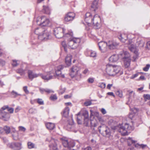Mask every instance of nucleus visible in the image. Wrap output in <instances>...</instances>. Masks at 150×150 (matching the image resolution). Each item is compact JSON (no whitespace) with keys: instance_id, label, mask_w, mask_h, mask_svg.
I'll list each match as a JSON object with an SVG mask.
<instances>
[{"instance_id":"nucleus-33","label":"nucleus","mask_w":150,"mask_h":150,"mask_svg":"<svg viewBox=\"0 0 150 150\" xmlns=\"http://www.w3.org/2000/svg\"><path fill=\"white\" fill-rule=\"evenodd\" d=\"M69 109V107H66L63 111V115L65 117H67L68 115Z\"/></svg>"},{"instance_id":"nucleus-57","label":"nucleus","mask_w":150,"mask_h":150,"mask_svg":"<svg viewBox=\"0 0 150 150\" xmlns=\"http://www.w3.org/2000/svg\"><path fill=\"white\" fill-rule=\"evenodd\" d=\"M91 102L89 101H86L84 103V105L86 106H88L91 105Z\"/></svg>"},{"instance_id":"nucleus-63","label":"nucleus","mask_w":150,"mask_h":150,"mask_svg":"<svg viewBox=\"0 0 150 150\" xmlns=\"http://www.w3.org/2000/svg\"><path fill=\"white\" fill-rule=\"evenodd\" d=\"M101 112L103 114H105L106 113V112L104 108H102L101 110Z\"/></svg>"},{"instance_id":"nucleus-21","label":"nucleus","mask_w":150,"mask_h":150,"mask_svg":"<svg viewBox=\"0 0 150 150\" xmlns=\"http://www.w3.org/2000/svg\"><path fill=\"white\" fill-rule=\"evenodd\" d=\"M44 33H42L41 34L42 36L40 37V38H39L41 40H47L49 39L50 38V33L49 32L45 30H44Z\"/></svg>"},{"instance_id":"nucleus-49","label":"nucleus","mask_w":150,"mask_h":150,"mask_svg":"<svg viewBox=\"0 0 150 150\" xmlns=\"http://www.w3.org/2000/svg\"><path fill=\"white\" fill-rule=\"evenodd\" d=\"M28 146L29 148L31 149L34 147V144L31 142H29L28 143Z\"/></svg>"},{"instance_id":"nucleus-30","label":"nucleus","mask_w":150,"mask_h":150,"mask_svg":"<svg viewBox=\"0 0 150 150\" xmlns=\"http://www.w3.org/2000/svg\"><path fill=\"white\" fill-rule=\"evenodd\" d=\"M103 133L104 134H102L103 136H105L107 137H109L111 134L110 131V129L107 127V128H106V129L103 131Z\"/></svg>"},{"instance_id":"nucleus-24","label":"nucleus","mask_w":150,"mask_h":150,"mask_svg":"<svg viewBox=\"0 0 150 150\" xmlns=\"http://www.w3.org/2000/svg\"><path fill=\"white\" fill-rule=\"evenodd\" d=\"M119 57L117 54H113L109 58V60L110 62H116L118 59Z\"/></svg>"},{"instance_id":"nucleus-11","label":"nucleus","mask_w":150,"mask_h":150,"mask_svg":"<svg viewBox=\"0 0 150 150\" xmlns=\"http://www.w3.org/2000/svg\"><path fill=\"white\" fill-rule=\"evenodd\" d=\"M98 45L99 49L102 52H105L107 51L108 43L104 41H101L98 43Z\"/></svg>"},{"instance_id":"nucleus-42","label":"nucleus","mask_w":150,"mask_h":150,"mask_svg":"<svg viewBox=\"0 0 150 150\" xmlns=\"http://www.w3.org/2000/svg\"><path fill=\"white\" fill-rule=\"evenodd\" d=\"M12 135L14 140H17L18 139V134L16 131L14 132V133L12 134Z\"/></svg>"},{"instance_id":"nucleus-55","label":"nucleus","mask_w":150,"mask_h":150,"mask_svg":"<svg viewBox=\"0 0 150 150\" xmlns=\"http://www.w3.org/2000/svg\"><path fill=\"white\" fill-rule=\"evenodd\" d=\"M6 109H7L8 111L11 113H12L13 112L14 109L13 108H9L8 106V108H6Z\"/></svg>"},{"instance_id":"nucleus-54","label":"nucleus","mask_w":150,"mask_h":150,"mask_svg":"<svg viewBox=\"0 0 150 150\" xmlns=\"http://www.w3.org/2000/svg\"><path fill=\"white\" fill-rule=\"evenodd\" d=\"M27 86H24L23 88V90L27 94L29 93V91L27 89Z\"/></svg>"},{"instance_id":"nucleus-1","label":"nucleus","mask_w":150,"mask_h":150,"mask_svg":"<svg viewBox=\"0 0 150 150\" xmlns=\"http://www.w3.org/2000/svg\"><path fill=\"white\" fill-rule=\"evenodd\" d=\"M105 71L108 75L111 76H114L116 74L120 76L123 74V71L120 67L110 64L106 65Z\"/></svg>"},{"instance_id":"nucleus-27","label":"nucleus","mask_w":150,"mask_h":150,"mask_svg":"<svg viewBox=\"0 0 150 150\" xmlns=\"http://www.w3.org/2000/svg\"><path fill=\"white\" fill-rule=\"evenodd\" d=\"M74 127V125L73 121L72 120L71 122H69L67 126V129L68 131L71 130Z\"/></svg>"},{"instance_id":"nucleus-20","label":"nucleus","mask_w":150,"mask_h":150,"mask_svg":"<svg viewBox=\"0 0 150 150\" xmlns=\"http://www.w3.org/2000/svg\"><path fill=\"white\" fill-rule=\"evenodd\" d=\"M28 73L29 79L31 80H32L33 78H36L39 76L40 75H41V74H35L33 73L32 71L30 70H28Z\"/></svg>"},{"instance_id":"nucleus-28","label":"nucleus","mask_w":150,"mask_h":150,"mask_svg":"<svg viewBox=\"0 0 150 150\" xmlns=\"http://www.w3.org/2000/svg\"><path fill=\"white\" fill-rule=\"evenodd\" d=\"M43 8L42 10V12L48 14H50V9L48 6H43Z\"/></svg>"},{"instance_id":"nucleus-47","label":"nucleus","mask_w":150,"mask_h":150,"mask_svg":"<svg viewBox=\"0 0 150 150\" xmlns=\"http://www.w3.org/2000/svg\"><path fill=\"white\" fill-rule=\"evenodd\" d=\"M37 102L40 105H43L44 104V101L42 99H37Z\"/></svg>"},{"instance_id":"nucleus-19","label":"nucleus","mask_w":150,"mask_h":150,"mask_svg":"<svg viewBox=\"0 0 150 150\" xmlns=\"http://www.w3.org/2000/svg\"><path fill=\"white\" fill-rule=\"evenodd\" d=\"M93 18L92 15L90 13H86L85 21L88 24H91Z\"/></svg>"},{"instance_id":"nucleus-31","label":"nucleus","mask_w":150,"mask_h":150,"mask_svg":"<svg viewBox=\"0 0 150 150\" xmlns=\"http://www.w3.org/2000/svg\"><path fill=\"white\" fill-rule=\"evenodd\" d=\"M119 38L121 41L123 42H125L127 39V35L125 34L120 35Z\"/></svg>"},{"instance_id":"nucleus-38","label":"nucleus","mask_w":150,"mask_h":150,"mask_svg":"<svg viewBox=\"0 0 150 150\" xmlns=\"http://www.w3.org/2000/svg\"><path fill=\"white\" fill-rule=\"evenodd\" d=\"M137 45L140 47H143L144 45V42L141 40L138 41L137 42Z\"/></svg>"},{"instance_id":"nucleus-7","label":"nucleus","mask_w":150,"mask_h":150,"mask_svg":"<svg viewBox=\"0 0 150 150\" xmlns=\"http://www.w3.org/2000/svg\"><path fill=\"white\" fill-rule=\"evenodd\" d=\"M65 30L64 28L59 27L55 28L54 30V34L56 37L58 38H60L63 36Z\"/></svg>"},{"instance_id":"nucleus-36","label":"nucleus","mask_w":150,"mask_h":150,"mask_svg":"<svg viewBox=\"0 0 150 150\" xmlns=\"http://www.w3.org/2000/svg\"><path fill=\"white\" fill-rule=\"evenodd\" d=\"M80 112H79L77 114V122L78 124H81L82 123V121L81 119H80V118L81 117V115L80 114Z\"/></svg>"},{"instance_id":"nucleus-48","label":"nucleus","mask_w":150,"mask_h":150,"mask_svg":"<svg viewBox=\"0 0 150 150\" xmlns=\"http://www.w3.org/2000/svg\"><path fill=\"white\" fill-rule=\"evenodd\" d=\"M143 97L145 101L147 100H150V95L149 94H144L143 95Z\"/></svg>"},{"instance_id":"nucleus-43","label":"nucleus","mask_w":150,"mask_h":150,"mask_svg":"<svg viewBox=\"0 0 150 150\" xmlns=\"http://www.w3.org/2000/svg\"><path fill=\"white\" fill-rule=\"evenodd\" d=\"M127 92L129 93L128 95L129 98H130L132 96H134L135 95V93L133 91L128 90L127 91Z\"/></svg>"},{"instance_id":"nucleus-59","label":"nucleus","mask_w":150,"mask_h":150,"mask_svg":"<svg viewBox=\"0 0 150 150\" xmlns=\"http://www.w3.org/2000/svg\"><path fill=\"white\" fill-rule=\"evenodd\" d=\"M94 79L93 78H90L88 79V81L90 83H93L94 81Z\"/></svg>"},{"instance_id":"nucleus-3","label":"nucleus","mask_w":150,"mask_h":150,"mask_svg":"<svg viewBox=\"0 0 150 150\" xmlns=\"http://www.w3.org/2000/svg\"><path fill=\"white\" fill-rule=\"evenodd\" d=\"M68 40V45L69 47L71 49L76 48L81 42L80 39L78 38L71 37Z\"/></svg>"},{"instance_id":"nucleus-45","label":"nucleus","mask_w":150,"mask_h":150,"mask_svg":"<svg viewBox=\"0 0 150 150\" xmlns=\"http://www.w3.org/2000/svg\"><path fill=\"white\" fill-rule=\"evenodd\" d=\"M116 94L120 98L122 96V92L121 91L117 90L116 92Z\"/></svg>"},{"instance_id":"nucleus-39","label":"nucleus","mask_w":150,"mask_h":150,"mask_svg":"<svg viewBox=\"0 0 150 150\" xmlns=\"http://www.w3.org/2000/svg\"><path fill=\"white\" fill-rule=\"evenodd\" d=\"M11 94L14 98H16L18 96L21 95V94L18 93L17 92L14 91H12L11 92Z\"/></svg>"},{"instance_id":"nucleus-12","label":"nucleus","mask_w":150,"mask_h":150,"mask_svg":"<svg viewBox=\"0 0 150 150\" xmlns=\"http://www.w3.org/2000/svg\"><path fill=\"white\" fill-rule=\"evenodd\" d=\"M39 21H37V24L42 26H47L49 24L50 21L47 18L44 16H42L41 18V23L39 24Z\"/></svg>"},{"instance_id":"nucleus-25","label":"nucleus","mask_w":150,"mask_h":150,"mask_svg":"<svg viewBox=\"0 0 150 150\" xmlns=\"http://www.w3.org/2000/svg\"><path fill=\"white\" fill-rule=\"evenodd\" d=\"M71 56L70 55H67L65 58V63L68 66H70L71 64Z\"/></svg>"},{"instance_id":"nucleus-35","label":"nucleus","mask_w":150,"mask_h":150,"mask_svg":"<svg viewBox=\"0 0 150 150\" xmlns=\"http://www.w3.org/2000/svg\"><path fill=\"white\" fill-rule=\"evenodd\" d=\"M88 53L90 54V56L91 57H96V53L95 51L90 50L88 51Z\"/></svg>"},{"instance_id":"nucleus-52","label":"nucleus","mask_w":150,"mask_h":150,"mask_svg":"<svg viewBox=\"0 0 150 150\" xmlns=\"http://www.w3.org/2000/svg\"><path fill=\"white\" fill-rule=\"evenodd\" d=\"M50 99L52 100H54L57 99V97L56 95H52L50 97Z\"/></svg>"},{"instance_id":"nucleus-15","label":"nucleus","mask_w":150,"mask_h":150,"mask_svg":"<svg viewBox=\"0 0 150 150\" xmlns=\"http://www.w3.org/2000/svg\"><path fill=\"white\" fill-rule=\"evenodd\" d=\"M128 48L131 52H133L135 54V56H134L133 57L135 58H137L138 55V53L136 45L132 44L129 46Z\"/></svg>"},{"instance_id":"nucleus-34","label":"nucleus","mask_w":150,"mask_h":150,"mask_svg":"<svg viewBox=\"0 0 150 150\" xmlns=\"http://www.w3.org/2000/svg\"><path fill=\"white\" fill-rule=\"evenodd\" d=\"M15 150H19L21 149V144L20 143H14Z\"/></svg>"},{"instance_id":"nucleus-62","label":"nucleus","mask_w":150,"mask_h":150,"mask_svg":"<svg viewBox=\"0 0 150 150\" xmlns=\"http://www.w3.org/2000/svg\"><path fill=\"white\" fill-rule=\"evenodd\" d=\"M5 62L3 60H1L0 61V64H1L2 66L5 65Z\"/></svg>"},{"instance_id":"nucleus-17","label":"nucleus","mask_w":150,"mask_h":150,"mask_svg":"<svg viewBox=\"0 0 150 150\" xmlns=\"http://www.w3.org/2000/svg\"><path fill=\"white\" fill-rule=\"evenodd\" d=\"M75 16V14L73 12H69L66 14L64 18L65 21L68 22L72 21Z\"/></svg>"},{"instance_id":"nucleus-40","label":"nucleus","mask_w":150,"mask_h":150,"mask_svg":"<svg viewBox=\"0 0 150 150\" xmlns=\"http://www.w3.org/2000/svg\"><path fill=\"white\" fill-rule=\"evenodd\" d=\"M4 129L7 134H9L10 132V128L9 127L5 126L4 127Z\"/></svg>"},{"instance_id":"nucleus-9","label":"nucleus","mask_w":150,"mask_h":150,"mask_svg":"<svg viewBox=\"0 0 150 150\" xmlns=\"http://www.w3.org/2000/svg\"><path fill=\"white\" fill-rule=\"evenodd\" d=\"M100 19L99 16L98 14L95 15L93 18L91 24H93L94 26H96V28L97 29L100 27Z\"/></svg>"},{"instance_id":"nucleus-56","label":"nucleus","mask_w":150,"mask_h":150,"mask_svg":"<svg viewBox=\"0 0 150 150\" xmlns=\"http://www.w3.org/2000/svg\"><path fill=\"white\" fill-rule=\"evenodd\" d=\"M135 146L136 147H137L138 146H140V147H141L143 149H144L146 146V145H144V144H141V145H139L138 144H136L135 145Z\"/></svg>"},{"instance_id":"nucleus-58","label":"nucleus","mask_w":150,"mask_h":150,"mask_svg":"<svg viewBox=\"0 0 150 150\" xmlns=\"http://www.w3.org/2000/svg\"><path fill=\"white\" fill-rule=\"evenodd\" d=\"M72 96V94H70V95H67L64 96V98L65 99L70 98Z\"/></svg>"},{"instance_id":"nucleus-10","label":"nucleus","mask_w":150,"mask_h":150,"mask_svg":"<svg viewBox=\"0 0 150 150\" xmlns=\"http://www.w3.org/2000/svg\"><path fill=\"white\" fill-rule=\"evenodd\" d=\"M64 67V66L63 65H60L55 68V77L56 76H57L62 78H65L64 75L62 74L61 71L63 69Z\"/></svg>"},{"instance_id":"nucleus-29","label":"nucleus","mask_w":150,"mask_h":150,"mask_svg":"<svg viewBox=\"0 0 150 150\" xmlns=\"http://www.w3.org/2000/svg\"><path fill=\"white\" fill-rule=\"evenodd\" d=\"M107 127V126L104 125H102L100 126L98 128L100 133L101 134H104V133H103V131L106 129Z\"/></svg>"},{"instance_id":"nucleus-60","label":"nucleus","mask_w":150,"mask_h":150,"mask_svg":"<svg viewBox=\"0 0 150 150\" xmlns=\"http://www.w3.org/2000/svg\"><path fill=\"white\" fill-rule=\"evenodd\" d=\"M19 130L21 131L24 132L25 130V128L22 126L19 127Z\"/></svg>"},{"instance_id":"nucleus-50","label":"nucleus","mask_w":150,"mask_h":150,"mask_svg":"<svg viewBox=\"0 0 150 150\" xmlns=\"http://www.w3.org/2000/svg\"><path fill=\"white\" fill-rule=\"evenodd\" d=\"M105 83H99L98 84V86L103 88H105Z\"/></svg>"},{"instance_id":"nucleus-53","label":"nucleus","mask_w":150,"mask_h":150,"mask_svg":"<svg viewBox=\"0 0 150 150\" xmlns=\"http://www.w3.org/2000/svg\"><path fill=\"white\" fill-rule=\"evenodd\" d=\"M65 90L66 89L65 88H60V90L59 91V94H62L65 92Z\"/></svg>"},{"instance_id":"nucleus-14","label":"nucleus","mask_w":150,"mask_h":150,"mask_svg":"<svg viewBox=\"0 0 150 150\" xmlns=\"http://www.w3.org/2000/svg\"><path fill=\"white\" fill-rule=\"evenodd\" d=\"M41 76L42 78L45 80H49L55 78V74L52 73H48L46 75H43L42 74Z\"/></svg>"},{"instance_id":"nucleus-26","label":"nucleus","mask_w":150,"mask_h":150,"mask_svg":"<svg viewBox=\"0 0 150 150\" xmlns=\"http://www.w3.org/2000/svg\"><path fill=\"white\" fill-rule=\"evenodd\" d=\"M39 90L41 93H43L44 92H45L47 93H50L54 92L52 90L48 88L45 89L40 88H39Z\"/></svg>"},{"instance_id":"nucleus-6","label":"nucleus","mask_w":150,"mask_h":150,"mask_svg":"<svg viewBox=\"0 0 150 150\" xmlns=\"http://www.w3.org/2000/svg\"><path fill=\"white\" fill-rule=\"evenodd\" d=\"M79 68L76 66H73L71 70L70 74L72 77H75L77 80H79L81 77L80 74H78Z\"/></svg>"},{"instance_id":"nucleus-22","label":"nucleus","mask_w":150,"mask_h":150,"mask_svg":"<svg viewBox=\"0 0 150 150\" xmlns=\"http://www.w3.org/2000/svg\"><path fill=\"white\" fill-rule=\"evenodd\" d=\"M43 31V28L40 27L36 28L35 30V34L38 35L39 38H40V37L42 36L41 34Z\"/></svg>"},{"instance_id":"nucleus-61","label":"nucleus","mask_w":150,"mask_h":150,"mask_svg":"<svg viewBox=\"0 0 150 150\" xmlns=\"http://www.w3.org/2000/svg\"><path fill=\"white\" fill-rule=\"evenodd\" d=\"M82 150H91V148L90 147L88 146L86 148L82 149Z\"/></svg>"},{"instance_id":"nucleus-23","label":"nucleus","mask_w":150,"mask_h":150,"mask_svg":"<svg viewBox=\"0 0 150 150\" xmlns=\"http://www.w3.org/2000/svg\"><path fill=\"white\" fill-rule=\"evenodd\" d=\"M98 0H94L91 5V10L92 11H95L96 9L98 8Z\"/></svg>"},{"instance_id":"nucleus-51","label":"nucleus","mask_w":150,"mask_h":150,"mask_svg":"<svg viewBox=\"0 0 150 150\" xmlns=\"http://www.w3.org/2000/svg\"><path fill=\"white\" fill-rule=\"evenodd\" d=\"M150 67V65L149 64H146V66L143 68V70L145 71H148L149 67Z\"/></svg>"},{"instance_id":"nucleus-37","label":"nucleus","mask_w":150,"mask_h":150,"mask_svg":"<svg viewBox=\"0 0 150 150\" xmlns=\"http://www.w3.org/2000/svg\"><path fill=\"white\" fill-rule=\"evenodd\" d=\"M137 116L134 112L130 113L128 117L131 120H134V118Z\"/></svg>"},{"instance_id":"nucleus-41","label":"nucleus","mask_w":150,"mask_h":150,"mask_svg":"<svg viewBox=\"0 0 150 150\" xmlns=\"http://www.w3.org/2000/svg\"><path fill=\"white\" fill-rule=\"evenodd\" d=\"M17 73L20 74L21 75L25 74V70L22 69H17L16 71Z\"/></svg>"},{"instance_id":"nucleus-16","label":"nucleus","mask_w":150,"mask_h":150,"mask_svg":"<svg viewBox=\"0 0 150 150\" xmlns=\"http://www.w3.org/2000/svg\"><path fill=\"white\" fill-rule=\"evenodd\" d=\"M108 47L111 50L115 49L119 45V43L113 40L109 41L108 42Z\"/></svg>"},{"instance_id":"nucleus-46","label":"nucleus","mask_w":150,"mask_h":150,"mask_svg":"<svg viewBox=\"0 0 150 150\" xmlns=\"http://www.w3.org/2000/svg\"><path fill=\"white\" fill-rule=\"evenodd\" d=\"M14 145V143H11L9 144H8V146L9 148L15 150Z\"/></svg>"},{"instance_id":"nucleus-32","label":"nucleus","mask_w":150,"mask_h":150,"mask_svg":"<svg viewBox=\"0 0 150 150\" xmlns=\"http://www.w3.org/2000/svg\"><path fill=\"white\" fill-rule=\"evenodd\" d=\"M46 126L47 128L50 130H52L55 127L54 124L51 122L47 123L46 124Z\"/></svg>"},{"instance_id":"nucleus-2","label":"nucleus","mask_w":150,"mask_h":150,"mask_svg":"<svg viewBox=\"0 0 150 150\" xmlns=\"http://www.w3.org/2000/svg\"><path fill=\"white\" fill-rule=\"evenodd\" d=\"M115 129L120 132L122 135H126L128 134V131L132 130L134 128L133 127L129 126V124L125 123L124 125H119L116 126Z\"/></svg>"},{"instance_id":"nucleus-5","label":"nucleus","mask_w":150,"mask_h":150,"mask_svg":"<svg viewBox=\"0 0 150 150\" xmlns=\"http://www.w3.org/2000/svg\"><path fill=\"white\" fill-rule=\"evenodd\" d=\"M120 55L121 56L122 59H124V64L126 68H128L130 66L131 60L129 57V54L127 52L125 51L121 53Z\"/></svg>"},{"instance_id":"nucleus-18","label":"nucleus","mask_w":150,"mask_h":150,"mask_svg":"<svg viewBox=\"0 0 150 150\" xmlns=\"http://www.w3.org/2000/svg\"><path fill=\"white\" fill-rule=\"evenodd\" d=\"M82 115L84 117V124L86 125L87 126L88 125V112L86 110H84L81 113Z\"/></svg>"},{"instance_id":"nucleus-4","label":"nucleus","mask_w":150,"mask_h":150,"mask_svg":"<svg viewBox=\"0 0 150 150\" xmlns=\"http://www.w3.org/2000/svg\"><path fill=\"white\" fill-rule=\"evenodd\" d=\"M8 108V105H5L0 110V118L5 121H8L10 117L9 113L4 111Z\"/></svg>"},{"instance_id":"nucleus-64","label":"nucleus","mask_w":150,"mask_h":150,"mask_svg":"<svg viewBox=\"0 0 150 150\" xmlns=\"http://www.w3.org/2000/svg\"><path fill=\"white\" fill-rule=\"evenodd\" d=\"M35 110V109H34L33 108H31L29 110V112L30 113H33Z\"/></svg>"},{"instance_id":"nucleus-44","label":"nucleus","mask_w":150,"mask_h":150,"mask_svg":"<svg viewBox=\"0 0 150 150\" xmlns=\"http://www.w3.org/2000/svg\"><path fill=\"white\" fill-rule=\"evenodd\" d=\"M18 61L15 60H12V65L13 67H16L18 65L19 63H18Z\"/></svg>"},{"instance_id":"nucleus-13","label":"nucleus","mask_w":150,"mask_h":150,"mask_svg":"<svg viewBox=\"0 0 150 150\" xmlns=\"http://www.w3.org/2000/svg\"><path fill=\"white\" fill-rule=\"evenodd\" d=\"M62 142L64 147H67L69 149H70L71 147H73L74 145L73 142L71 141H69L66 139H63Z\"/></svg>"},{"instance_id":"nucleus-8","label":"nucleus","mask_w":150,"mask_h":150,"mask_svg":"<svg viewBox=\"0 0 150 150\" xmlns=\"http://www.w3.org/2000/svg\"><path fill=\"white\" fill-rule=\"evenodd\" d=\"M47 140L52 143L51 144L49 145L51 150H58L57 147V143L58 141L57 140H55L51 137H48L47 139Z\"/></svg>"}]
</instances>
